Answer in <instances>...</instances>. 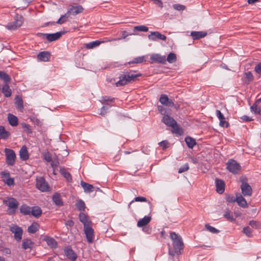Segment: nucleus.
<instances>
[{"instance_id":"51","label":"nucleus","mask_w":261,"mask_h":261,"mask_svg":"<svg viewBox=\"0 0 261 261\" xmlns=\"http://www.w3.org/2000/svg\"><path fill=\"white\" fill-rule=\"evenodd\" d=\"M205 228L213 233H218L219 232V230L215 227L211 226L209 224H206L205 225Z\"/></svg>"},{"instance_id":"50","label":"nucleus","mask_w":261,"mask_h":261,"mask_svg":"<svg viewBox=\"0 0 261 261\" xmlns=\"http://www.w3.org/2000/svg\"><path fill=\"white\" fill-rule=\"evenodd\" d=\"M134 31L146 32L148 31V28L145 25L136 26L134 28Z\"/></svg>"},{"instance_id":"8","label":"nucleus","mask_w":261,"mask_h":261,"mask_svg":"<svg viewBox=\"0 0 261 261\" xmlns=\"http://www.w3.org/2000/svg\"><path fill=\"white\" fill-rule=\"evenodd\" d=\"M36 186L37 189L42 192H46L48 190L49 186L43 177H40L36 179Z\"/></svg>"},{"instance_id":"5","label":"nucleus","mask_w":261,"mask_h":261,"mask_svg":"<svg viewBox=\"0 0 261 261\" xmlns=\"http://www.w3.org/2000/svg\"><path fill=\"white\" fill-rule=\"evenodd\" d=\"M6 155V162L8 166H13L15 163L16 154L14 151L10 148H6L4 149Z\"/></svg>"},{"instance_id":"58","label":"nucleus","mask_w":261,"mask_h":261,"mask_svg":"<svg viewBox=\"0 0 261 261\" xmlns=\"http://www.w3.org/2000/svg\"><path fill=\"white\" fill-rule=\"evenodd\" d=\"M226 201L228 202L233 203L237 202V196L236 197L231 195H227L226 197Z\"/></svg>"},{"instance_id":"54","label":"nucleus","mask_w":261,"mask_h":261,"mask_svg":"<svg viewBox=\"0 0 261 261\" xmlns=\"http://www.w3.org/2000/svg\"><path fill=\"white\" fill-rule=\"evenodd\" d=\"M21 126L26 133H27L28 134H30L32 133V130L30 128L29 125L25 123H21Z\"/></svg>"},{"instance_id":"61","label":"nucleus","mask_w":261,"mask_h":261,"mask_svg":"<svg viewBox=\"0 0 261 261\" xmlns=\"http://www.w3.org/2000/svg\"><path fill=\"white\" fill-rule=\"evenodd\" d=\"M219 125L220 126L223 127H228L229 125L228 122L226 121L225 119L220 120Z\"/></svg>"},{"instance_id":"29","label":"nucleus","mask_w":261,"mask_h":261,"mask_svg":"<svg viewBox=\"0 0 261 261\" xmlns=\"http://www.w3.org/2000/svg\"><path fill=\"white\" fill-rule=\"evenodd\" d=\"M8 120L9 124L12 126H15L18 125V122L17 117L12 114H8Z\"/></svg>"},{"instance_id":"45","label":"nucleus","mask_w":261,"mask_h":261,"mask_svg":"<svg viewBox=\"0 0 261 261\" xmlns=\"http://www.w3.org/2000/svg\"><path fill=\"white\" fill-rule=\"evenodd\" d=\"M258 103L255 102L251 107L250 109L251 111L254 114H258L260 115L261 110L260 108L258 106Z\"/></svg>"},{"instance_id":"20","label":"nucleus","mask_w":261,"mask_h":261,"mask_svg":"<svg viewBox=\"0 0 261 261\" xmlns=\"http://www.w3.org/2000/svg\"><path fill=\"white\" fill-rule=\"evenodd\" d=\"M237 202L240 206L243 208H247L248 207L246 199L240 193H237Z\"/></svg>"},{"instance_id":"53","label":"nucleus","mask_w":261,"mask_h":261,"mask_svg":"<svg viewBox=\"0 0 261 261\" xmlns=\"http://www.w3.org/2000/svg\"><path fill=\"white\" fill-rule=\"evenodd\" d=\"M249 225L251 226L252 228L257 229L259 228L261 226V223L259 222L254 221V220H251L249 222Z\"/></svg>"},{"instance_id":"42","label":"nucleus","mask_w":261,"mask_h":261,"mask_svg":"<svg viewBox=\"0 0 261 261\" xmlns=\"http://www.w3.org/2000/svg\"><path fill=\"white\" fill-rule=\"evenodd\" d=\"M134 201L137 202H147L150 206V207L151 206V204L150 201H149L145 197H142V196H139L136 197L134 200H132L129 204L128 206L130 207V204L133 203Z\"/></svg>"},{"instance_id":"11","label":"nucleus","mask_w":261,"mask_h":261,"mask_svg":"<svg viewBox=\"0 0 261 261\" xmlns=\"http://www.w3.org/2000/svg\"><path fill=\"white\" fill-rule=\"evenodd\" d=\"M148 39L152 41H156L157 40H162L165 41L167 37L165 35L162 34L159 32H152L148 35Z\"/></svg>"},{"instance_id":"28","label":"nucleus","mask_w":261,"mask_h":261,"mask_svg":"<svg viewBox=\"0 0 261 261\" xmlns=\"http://www.w3.org/2000/svg\"><path fill=\"white\" fill-rule=\"evenodd\" d=\"M53 201L57 206H61L63 205V202L61 199V195L59 193H55L53 196Z\"/></svg>"},{"instance_id":"15","label":"nucleus","mask_w":261,"mask_h":261,"mask_svg":"<svg viewBox=\"0 0 261 261\" xmlns=\"http://www.w3.org/2000/svg\"><path fill=\"white\" fill-rule=\"evenodd\" d=\"M64 253L67 257L71 261H75L77 258V254L70 247H66L64 249Z\"/></svg>"},{"instance_id":"38","label":"nucleus","mask_w":261,"mask_h":261,"mask_svg":"<svg viewBox=\"0 0 261 261\" xmlns=\"http://www.w3.org/2000/svg\"><path fill=\"white\" fill-rule=\"evenodd\" d=\"M185 142L190 148H192L196 145V142L193 138L190 137H187L185 138Z\"/></svg>"},{"instance_id":"52","label":"nucleus","mask_w":261,"mask_h":261,"mask_svg":"<svg viewBox=\"0 0 261 261\" xmlns=\"http://www.w3.org/2000/svg\"><path fill=\"white\" fill-rule=\"evenodd\" d=\"M121 37L119 38H117L116 39H113L112 40L116 41V40H119L121 39H125L128 35H134L133 33L128 34L127 31H123L121 32Z\"/></svg>"},{"instance_id":"1","label":"nucleus","mask_w":261,"mask_h":261,"mask_svg":"<svg viewBox=\"0 0 261 261\" xmlns=\"http://www.w3.org/2000/svg\"><path fill=\"white\" fill-rule=\"evenodd\" d=\"M170 237L172 242L173 250L170 247L169 248V254L172 256L181 255L184 248V244L181 237L175 232L170 231Z\"/></svg>"},{"instance_id":"49","label":"nucleus","mask_w":261,"mask_h":261,"mask_svg":"<svg viewBox=\"0 0 261 261\" xmlns=\"http://www.w3.org/2000/svg\"><path fill=\"white\" fill-rule=\"evenodd\" d=\"M145 61V58L144 56L142 57H138L137 58H134V59L130 61L128 63V64H138V63H141Z\"/></svg>"},{"instance_id":"27","label":"nucleus","mask_w":261,"mask_h":261,"mask_svg":"<svg viewBox=\"0 0 261 261\" xmlns=\"http://www.w3.org/2000/svg\"><path fill=\"white\" fill-rule=\"evenodd\" d=\"M151 221L150 216H145L143 218L140 219L137 222V226L139 227L146 226Z\"/></svg>"},{"instance_id":"55","label":"nucleus","mask_w":261,"mask_h":261,"mask_svg":"<svg viewBox=\"0 0 261 261\" xmlns=\"http://www.w3.org/2000/svg\"><path fill=\"white\" fill-rule=\"evenodd\" d=\"M243 232L248 237H251L252 235V230L249 226L245 227L243 229Z\"/></svg>"},{"instance_id":"41","label":"nucleus","mask_w":261,"mask_h":261,"mask_svg":"<svg viewBox=\"0 0 261 261\" xmlns=\"http://www.w3.org/2000/svg\"><path fill=\"white\" fill-rule=\"evenodd\" d=\"M31 208L27 205H22L20 208V212L21 213L24 215H30L31 214Z\"/></svg>"},{"instance_id":"25","label":"nucleus","mask_w":261,"mask_h":261,"mask_svg":"<svg viewBox=\"0 0 261 261\" xmlns=\"http://www.w3.org/2000/svg\"><path fill=\"white\" fill-rule=\"evenodd\" d=\"M50 57V53L48 51H43L40 52L37 56L38 59L40 61L47 62Z\"/></svg>"},{"instance_id":"43","label":"nucleus","mask_w":261,"mask_h":261,"mask_svg":"<svg viewBox=\"0 0 261 261\" xmlns=\"http://www.w3.org/2000/svg\"><path fill=\"white\" fill-rule=\"evenodd\" d=\"M100 101L102 104L109 105V102H113L114 101V98L110 96H105L102 97Z\"/></svg>"},{"instance_id":"13","label":"nucleus","mask_w":261,"mask_h":261,"mask_svg":"<svg viewBox=\"0 0 261 261\" xmlns=\"http://www.w3.org/2000/svg\"><path fill=\"white\" fill-rule=\"evenodd\" d=\"M150 60L152 61L150 62L151 63L154 62L159 63L165 64L166 62V57L158 54H152L150 57Z\"/></svg>"},{"instance_id":"60","label":"nucleus","mask_w":261,"mask_h":261,"mask_svg":"<svg viewBox=\"0 0 261 261\" xmlns=\"http://www.w3.org/2000/svg\"><path fill=\"white\" fill-rule=\"evenodd\" d=\"M158 110L159 112L165 116L166 115L167 109L162 106H158Z\"/></svg>"},{"instance_id":"22","label":"nucleus","mask_w":261,"mask_h":261,"mask_svg":"<svg viewBox=\"0 0 261 261\" xmlns=\"http://www.w3.org/2000/svg\"><path fill=\"white\" fill-rule=\"evenodd\" d=\"M43 240L45 241L50 248H56L57 247V242L53 238L45 236L43 238Z\"/></svg>"},{"instance_id":"7","label":"nucleus","mask_w":261,"mask_h":261,"mask_svg":"<svg viewBox=\"0 0 261 261\" xmlns=\"http://www.w3.org/2000/svg\"><path fill=\"white\" fill-rule=\"evenodd\" d=\"M10 231L14 233V239L19 242L22 239L23 230L21 227L16 224H12L9 227Z\"/></svg>"},{"instance_id":"30","label":"nucleus","mask_w":261,"mask_h":261,"mask_svg":"<svg viewBox=\"0 0 261 261\" xmlns=\"http://www.w3.org/2000/svg\"><path fill=\"white\" fill-rule=\"evenodd\" d=\"M31 214L35 217H39L42 214V210L39 206H33L31 208Z\"/></svg>"},{"instance_id":"12","label":"nucleus","mask_w":261,"mask_h":261,"mask_svg":"<svg viewBox=\"0 0 261 261\" xmlns=\"http://www.w3.org/2000/svg\"><path fill=\"white\" fill-rule=\"evenodd\" d=\"M84 229L87 242L89 243H92L94 236L93 229L92 228L91 225L84 227Z\"/></svg>"},{"instance_id":"35","label":"nucleus","mask_w":261,"mask_h":261,"mask_svg":"<svg viewBox=\"0 0 261 261\" xmlns=\"http://www.w3.org/2000/svg\"><path fill=\"white\" fill-rule=\"evenodd\" d=\"M81 185L85 192H91L93 191V186L92 185L86 183L83 181H81Z\"/></svg>"},{"instance_id":"6","label":"nucleus","mask_w":261,"mask_h":261,"mask_svg":"<svg viewBox=\"0 0 261 261\" xmlns=\"http://www.w3.org/2000/svg\"><path fill=\"white\" fill-rule=\"evenodd\" d=\"M23 23V17L17 14L15 16L14 21L8 23L6 27L9 30H15L19 28Z\"/></svg>"},{"instance_id":"18","label":"nucleus","mask_w":261,"mask_h":261,"mask_svg":"<svg viewBox=\"0 0 261 261\" xmlns=\"http://www.w3.org/2000/svg\"><path fill=\"white\" fill-rule=\"evenodd\" d=\"M162 121L167 126L170 127L173 126L174 124L175 125L176 122L172 117L168 115H165V116L163 117Z\"/></svg>"},{"instance_id":"40","label":"nucleus","mask_w":261,"mask_h":261,"mask_svg":"<svg viewBox=\"0 0 261 261\" xmlns=\"http://www.w3.org/2000/svg\"><path fill=\"white\" fill-rule=\"evenodd\" d=\"M75 205L76 208L80 211H84L86 208L84 202L81 199L77 200Z\"/></svg>"},{"instance_id":"34","label":"nucleus","mask_w":261,"mask_h":261,"mask_svg":"<svg viewBox=\"0 0 261 261\" xmlns=\"http://www.w3.org/2000/svg\"><path fill=\"white\" fill-rule=\"evenodd\" d=\"M18 204V202L15 199L13 198L9 199L8 205L10 208L15 210L17 208Z\"/></svg>"},{"instance_id":"31","label":"nucleus","mask_w":261,"mask_h":261,"mask_svg":"<svg viewBox=\"0 0 261 261\" xmlns=\"http://www.w3.org/2000/svg\"><path fill=\"white\" fill-rule=\"evenodd\" d=\"M2 91L6 97L11 96L12 94L11 90L8 84L6 83L2 87Z\"/></svg>"},{"instance_id":"32","label":"nucleus","mask_w":261,"mask_h":261,"mask_svg":"<svg viewBox=\"0 0 261 261\" xmlns=\"http://www.w3.org/2000/svg\"><path fill=\"white\" fill-rule=\"evenodd\" d=\"M60 173L65 177L68 182L72 181V177L70 173L66 171L64 168H61L60 169Z\"/></svg>"},{"instance_id":"39","label":"nucleus","mask_w":261,"mask_h":261,"mask_svg":"<svg viewBox=\"0 0 261 261\" xmlns=\"http://www.w3.org/2000/svg\"><path fill=\"white\" fill-rule=\"evenodd\" d=\"M15 105L17 109L22 110L23 109V101L21 97H20L18 95L16 96L15 97Z\"/></svg>"},{"instance_id":"3","label":"nucleus","mask_w":261,"mask_h":261,"mask_svg":"<svg viewBox=\"0 0 261 261\" xmlns=\"http://www.w3.org/2000/svg\"><path fill=\"white\" fill-rule=\"evenodd\" d=\"M240 181L241 182V189L242 193L244 196H250L252 193L251 186L248 184V179L244 176L240 177Z\"/></svg>"},{"instance_id":"48","label":"nucleus","mask_w":261,"mask_h":261,"mask_svg":"<svg viewBox=\"0 0 261 261\" xmlns=\"http://www.w3.org/2000/svg\"><path fill=\"white\" fill-rule=\"evenodd\" d=\"M69 17V15L68 14L67 12H66L65 14L61 15L60 18L58 20V21L56 23L61 24L66 22Z\"/></svg>"},{"instance_id":"47","label":"nucleus","mask_w":261,"mask_h":261,"mask_svg":"<svg viewBox=\"0 0 261 261\" xmlns=\"http://www.w3.org/2000/svg\"><path fill=\"white\" fill-rule=\"evenodd\" d=\"M224 217L227 220L230 222H233L235 221V219L233 218L232 213L229 210H227L225 211V214H224Z\"/></svg>"},{"instance_id":"56","label":"nucleus","mask_w":261,"mask_h":261,"mask_svg":"<svg viewBox=\"0 0 261 261\" xmlns=\"http://www.w3.org/2000/svg\"><path fill=\"white\" fill-rule=\"evenodd\" d=\"M245 79L247 80V83L248 84L250 82L253 80V75L252 73L250 71L245 73Z\"/></svg>"},{"instance_id":"14","label":"nucleus","mask_w":261,"mask_h":261,"mask_svg":"<svg viewBox=\"0 0 261 261\" xmlns=\"http://www.w3.org/2000/svg\"><path fill=\"white\" fill-rule=\"evenodd\" d=\"M65 33L64 32H59L53 34H41L42 35L46 36L47 40L49 41H54L59 39L62 35Z\"/></svg>"},{"instance_id":"59","label":"nucleus","mask_w":261,"mask_h":261,"mask_svg":"<svg viewBox=\"0 0 261 261\" xmlns=\"http://www.w3.org/2000/svg\"><path fill=\"white\" fill-rule=\"evenodd\" d=\"M169 142L167 140L163 141L159 143L160 146L162 147L163 150H165L168 147Z\"/></svg>"},{"instance_id":"46","label":"nucleus","mask_w":261,"mask_h":261,"mask_svg":"<svg viewBox=\"0 0 261 261\" xmlns=\"http://www.w3.org/2000/svg\"><path fill=\"white\" fill-rule=\"evenodd\" d=\"M0 79L3 80L6 83L9 82L11 80L10 76L4 71H0Z\"/></svg>"},{"instance_id":"37","label":"nucleus","mask_w":261,"mask_h":261,"mask_svg":"<svg viewBox=\"0 0 261 261\" xmlns=\"http://www.w3.org/2000/svg\"><path fill=\"white\" fill-rule=\"evenodd\" d=\"M39 225L37 223H33L28 228V231L30 233H35L39 229Z\"/></svg>"},{"instance_id":"24","label":"nucleus","mask_w":261,"mask_h":261,"mask_svg":"<svg viewBox=\"0 0 261 261\" xmlns=\"http://www.w3.org/2000/svg\"><path fill=\"white\" fill-rule=\"evenodd\" d=\"M207 35V32L204 31H192L191 36L194 40H197L203 38Z\"/></svg>"},{"instance_id":"23","label":"nucleus","mask_w":261,"mask_h":261,"mask_svg":"<svg viewBox=\"0 0 261 261\" xmlns=\"http://www.w3.org/2000/svg\"><path fill=\"white\" fill-rule=\"evenodd\" d=\"M19 157L22 161H26L29 158L27 148L25 145H23L19 150Z\"/></svg>"},{"instance_id":"33","label":"nucleus","mask_w":261,"mask_h":261,"mask_svg":"<svg viewBox=\"0 0 261 261\" xmlns=\"http://www.w3.org/2000/svg\"><path fill=\"white\" fill-rule=\"evenodd\" d=\"M102 42V41L96 40L94 41L90 42L88 43H86L85 44V47L87 49H92L99 46Z\"/></svg>"},{"instance_id":"19","label":"nucleus","mask_w":261,"mask_h":261,"mask_svg":"<svg viewBox=\"0 0 261 261\" xmlns=\"http://www.w3.org/2000/svg\"><path fill=\"white\" fill-rule=\"evenodd\" d=\"M216 191L219 194H222L225 190V183L224 181L220 179H216Z\"/></svg>"},{"instance_id":"64","label":"nucleus","mask_w":261,"mask_h":261,"mask_svg":"<svg viewBox=\"0 0 261 261\" xmlns=\"http://www.w3.org/2000/svg\"><path fill=\"white\" fill-rule=\"evenodd\" d=\"M51 166L53 168L54 171L55 169L58 167L59 165V162L58 160H54L53 161H51Z\"/></svg>"},{"instance_id":"17","label":"nucleus","mask_w":261,"mask_h":261,"mask_svg":"<svg viewBox=\"0 0 261 261\" xmlns=\"http://www.w3.org/2000/svg\"><path fill=\"white\" fill-rule=\"evenodd\" d=\"M79 219L80 221L83 224L84 227L89 226L92 225V222L90 220L89 217L83 213L79 214Z\"/></svg>"},{"instance_id":"26","label":"nucleus","mask_w":261,"mask_h":261,"mask_svg":"<svg viewBox=\"0 0 261 261\" xmlns=\"http://www.w3.org/2000/svg\"><path fill=\"white\" fill-rule=\"evenodd\" d=\"M33 245L34 242L30 239H24L22 241V248L24 250L32 249Z\"/></svg>"},{"instance_id":"9","label":"nucleus","mask_w":261,"mask_h":261,"mask_svg":"<svg viewBox=\"0 0 261 261\" xmlns=\"http://www.w3.org/2000/svg\"><path fill=\"white\" fill-rule=\"evenodd\" d=\"M83 10L84 9L81 5H70L67 12L70 16V15H76L82 13Z\"/></svg>"},{"instance_id":"36","label":"nucleus","mask_w":261,"mask_h":261,"mask_svg":"<svg viewBox=\"0 0 261 261\" xmlns=\"http://www.w3.org/2000/svg\"><path fill=\"white\" fill-rule=\"evenodd\" d=\"M171 127L173 129L172 132L175 134L181 135L184 133L182 128L177 124L176 122H175V124H174Z\"/></svg>"},{"instance_id":"63","label":"nucleus","mask_w":261,"mask_h":261,"mask_svg":"<svg viewBox=\"0 0 261 261\" xmlns=\"http://www.w3.org/2000/svg\"><path fill=\"white\" fill-rule=\"evenodd\" d=\"M173 8L178 11L184 10L186 9V7L184 5L180 4H175L173 6Z\"/></svg>"},{"instance_id":"21","label":"nucleus","mask_w":261,"mask_h":261,"mask_svg":"<svg viewBox=\"0 0 261 261\" xmlns=\"http://www.w3.org/2000/svg\"><path fill=\"white\" fill-rule=\"evenodd\" d=\"M10 136V132L7 130L4 126L0 125V140H7Z\"/></svg>"},{"instance_id":"4","label":"nucleus","mask_w":261,"mask_h":261,"mask_svg":"<svg viewBox=\"0 0 261 261\" xmlns=\"http://www.w3.org/2000/svg\"><path fill=\"white\" fill-rule=\"evenodd\" d=\"M226 165V169L233 174H238L241 169L240 164L233 159H229Z\"/></svg>"},{"instance_id":"16","label":"nucleus","mask_w":261,"mask_h":261,"mask_svg":"<svg viewBox=\"0 0 261 261\" xmlns=\"http://www.w3.org/2000/svg\"><path fill=\"white\" fill-rule=\"evenodd\" d=\"M159 101L162 105L169 107H173L174 105L173 100L170 99L166 94H162Z\"/></svg>"},{"instance_id":"62","label":"nucleus","mask_w":261,"mask_h":261,"mask_svg":"<svg viewBox=\"0 0 261 261\" xmlns=\"http://www.w3.org/2000/svg\"><path fill=\"white\" fill-rule=\"evenodd\" d=\"M43 158L44 159L48 162H51L52 161L51 156L48 152L44 153Z\"/></svg>"},{"instance_id":"57","label":"nucleus","mask_w":261,"mask_h":261,"mask_svg":"<svg viewBox=\"0 0 261 261\" xmlns=\"http://www.w3.org/2000/svg\"><path fill=\"white\" fill-rule=\"evenodd\" d=\"M189 169V167L188 164H185L179 168L178 172L179 173H181L187 171Z\"/></svg>"},{"instance_id":"2","label":"nucleus","mask_w":261,"mask_h":261,"mask_svg":"<svg viewBox=\"0 0 261 261\" xmlns=\"http://www.w3.org/2000/svg\"><path fill=\"white\" fill-rule=\"evenodd\" d=\"M141 73L134 74H130L127 71L124 72V73L120 75L119 80L116 83V85L117 87L124 86L132 81H136L137 77L141 76Z\"/></svg>"},{"instance_id":"44","label":"nucleus","mask_w":261,"mask_h":261,"mask_svg":"<svg viewBox=\"0 0 261 261\" xmlns=\"http://www.w3.org/2000/svg\"><path fill=\"white\" fill-rule=\"evenodd\" d=\"M166 61L169 63H173L176 61L177 58L176 55L173 53H170L166 58Z\"/></svg>"},{"instance_id":"10","label":"nucleus","mask_w":261,"mask_h":261,"mask_svg":"<svg viewBox=\"0 0 261 261\" xmlns=\"http://www.w3.org/2000/svg\"><path fill=\"white\" fill-rule=\"evenodd\" d=\"M2 178L4 183L8 186L14 185V179L10 177V173L8 171H2L1 172Z\"/></svg>"}]
</instances>
